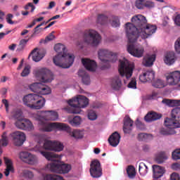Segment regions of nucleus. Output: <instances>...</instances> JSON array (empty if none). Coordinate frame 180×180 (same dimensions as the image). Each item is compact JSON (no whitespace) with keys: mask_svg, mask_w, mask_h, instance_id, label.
Here are the masks:
<instances>
[{"mask_svg":"<svg viewBox=\"0 0 180 180\" xmlns=\"http://www.w3.org/2000/svg\"><path fill=\"white\" fill-rule=\"evenodd\" d=\"M44 115H36L35 120L38 123L41 131L50 132L53 130H62L70 131V128L68 125L61 122H47V120L56 121L58 119V112L54 110L42 111Z\"/></svg>","mask_w":180,"mask_h":180,"instance_id":"obj_1","label":"nucleus"},{"mask_svg":"<svg viewBox=\"0 0 180 180\" xmlns=\"http://www.w3.org/2000/svg\"><path fill=\"white\" fill-rule=\"evenodd\" d=\"M131 22L125 24V32L129 42L134 43L139 39V33L146 26L147 19L143 15H137L131 18Z\"/></svg>","mask_w":180,"mask_h":180,"instance_id":"obj_2","label":"nucleus"},{"mask_svg":"<svg viewBox=\"0 0 180 180\" xmlns=\"http://www.w3.org/2000/svg\"><path fill=\"white\" fill-rule=\"evenodd\" d=\"M54 50L58 54L53 58V62L60 68H70L74 64L75 57L72 54L67 53V48L63 44H57Z\"/></svg>","mask_w":180,"mask_h":180,"instance_id":"obj_3","label":"nucleus"},{"mask_svg":"<svg viewBox=\"0 0 180 180\" xmlns=\"http://www.w3.org/2000/svg\"><path fill=\"white\" fill-rule=\"evenodd\" d=\"M40 153L48 161H53L51 164V171L52 172H56V174H68L71 171V165L62 164L58 160L61 159V156L51 152L41 151Z\"/></svg>","mask_w":180,"mask_h":180,"instance_id":"obj_4","label":"nucleus"},{"mask_svg":"<svg viewBox=\"0 0 180 180\" xmlns=\"http://www.w3.org/2000/svg\"><path fill=\"white\" fill-rule=\"evenodd\" d=\"M68 106L65 107L63 109L68 113H73L78 115L81 113V108H86L89 105V99L84 96H78L68 101Z\"/></svg>","mask_w":180,"mask_h":180,"instance_id":"obj_5","label":"nucleus"},{"mask_svg":"<svg viewBox=\"0 0 180 180\" xmlns=\"http://www.w3.org/2000/svg\"><path fill=\"white\" fill-rule=\"evenodd\" d=\"M25 105L31 109H41L46 104V99L39 94H30L22 99Z\"/></svg>","mask_w":180,"mask_h":180,"instance_id":"obj_6","label":"nucleus"},{"mask_svg":"<svg viewBox=\"0 0 180 180\" xmlns=\"http://www.w3.org/2000/svg\"><path fill=\"white\" fill-rule=\"evenodd\" d=\"M134 70V63L129 62L127 59L120 60L119 73L120 77L126 78V79H130L133 75V71Z\"/></svg>","mask_w":180,"mask_h":180,"instance_id":"obj_7","label":"nucleus"},{"mask_svg":"<svg viewBox=\"0 0 180 180\" xmlns=\"http://www.w3.org/2000/svg\"><path fill=\"white\" fill-rule=\"evenodd\" d=\"M83 39L84 43H86V44H90L92 47H97V46H99L102 37L98 32L94 30H89L84 32Z\"/></svg>","mask_w":180,"mask_h":180,"instance_id":"obj_8","label":"nucleus"},{"mask_svg":"<svg viewBox=\"0 0 180 180\" xmlns=\"http://www.w3.org/2000/svg\"><path fill=\"white\" fill-rule=\"evenodd\" d=\"M180 107H176L171 111V118H166L165 126H171V127H180Z\"/></svg>","mask_w":180,"mask_h":180,"instance_id":"obj_9","label":"nucleus"},{"mask_svg":"<svg viewBox=\"0 0 180 180\" xmlns=\"http://www.w3.org/2000/svg\"><path fill=\"white\" fill-rule=\"evenodd\" d=\"M98 58L103 63H116L117 61V55L108 49H101L98 52Z\"/></svg>","mask_w":180,"mask_h":180,"instance_id":"obj_10","label":"nucleus"},{"mask_svg":"<svg viewBox=\"0 0 180 180\" xmlns=\"http://www.w3.org/2000/svg\"><path fill=\"white\" fill-rule=\"evenodd\" d=\"M34 74L41 82L46 84L47 82H51L53 81V74L51 72L46 68H42L39 70H36L34 71Z\"/></svg>","mask_w":180,"mask_h":180,"instance_id":"obj_11","label":"nucleus"},{"mask_svg":"<svg viewBox=\"0 0 180 180\" xmlns=\"http://www.w3.org/2000/svg\"><path fill=\"white\" fill-rule=\"evenodd\" d=\"M43 148L48 151H56L60 153L64 150V145L58 141L45 140L44 142Z\"/></svg>","mask_w":180,"mask_h":180,"instance_id":"obj_12","label":"nucleus"},{"mask_svg":"<svg viewBox=\"0 0 180 180\" xmlns=\"http://www.w3.org/2000/svg\"><path fill=\"white\" fill-rule=\"evenodd\" d=\"M19 157L21 161L29 164V165H37V164H39V158L36 155H33L29 152H20Z\"/></svg>","mask_w":180,"mask_h":180,"instance_id":"obj_13","label":"nucleus"},{"mask_svg":"<svg viewBox=\"0 0 180 180\" xmlns=\"http://www.w3.org/2000/svg\"><path fill=\"white\" fill-rule=\"evenodd\" d=\"M13 144L15 146V147H22L25 141H26V134L22 131H15L12 132L10 134Z\"/></svg>","mask_w":180,"mask_h":180,"instance_id":"obj_14","label":"nucleus"},{"mask_svg":"<svg viewBox=\"0 0 180 180\" xmlns=\"http://www.w3.org/2000/svg\"><path fill=\"white\" fill-rule=\"evenodd\" d=\"M157 32V25H153L146 23L145 26L139 31V37L141 39H148L150 36H153Z\"/></svg>","mask_w":180,"mask_h":180,"instance_id":"obj_15","label":"nucleus"},{"mask_svg":"<svg viewBox=\"0 0 180 180\" xmlns=\"http://www.w3.org/2000/svg\"><path fill=\"white\" fill-rule=\"evenodd\" d=\"M134 42H130L128 39V46H127V51L131 56L133 57H136V58H141L143 56H144V48L143 47H136L134 46Z\"/></svg>","mask_w":180,"mask_h":180,"instance_id":"obj_16","label":"nucleus"},{"mask_svg":"<svg viewBox=\"0 0 180 180\" xmlns=\"http://www.w3.org/2000/svg\"><path fill=\"white\" fill-rule=\"evenodd\" d=\"M89 172L93 178H101L102 176V167H101V162L99 160H94L91 161Z\"/></svg>","mask_w":180,"mask_h":180,"instance_id":"obj_17","label":"nucleus"},{"mask_svg":"<svg viewBox=\"0 0 180 180\" xmlns=\"http://www.w3.org/2000/svg\"><path fill=\"white\" fill-rule=\"evenodd\" d=\"M15 126L20 130H33V124L27 119H19L15 122Z\"/></svg>","mask_w":180,"mask_h":180,"instance_id":"obj_18","label":"nucleus"},{"mask_svg":"<svg viewBox=\"0 0 180 180\" xmlns=\"http://www.w3.org/2000/svg\"><path fill=\"white\" fill-rule=\"evenodd\" d=\"M167 84L170 86H175V85H178L180 82V72L174 71L169 73L166 77Z\"/></svg>","mask_w":180,"mask_h":180,"instance_id":"obj_19","label":"nucleus"},{"mask_svg":"<svg viewBox=\"0 0 180 180\" xmlns=\"http://www.w3.org/2000/svg\"><path fill=\"white\" fill-rule=\"evenodd\" d=\"M82 63L87 71L94 72L96 71V62L89 58H82Z\"/></svg>","mask_w":180,"mask_h":180,"instance_id":"obj_20","label":"nucleus"},{"mask_svg":"<svg viewBox=\"0 0 180 180\" xmlns=\"http://www.w3.org/2000/svg\"><path fill=\"white\" fill-rule=\"evenodd\" d=\"M120 134L117 131L113 132L108 138V143L112 147H117L119 143H120Z\"/></svg>","mask_w":180,"mask_h":180,"instance_id":"obj_21","label":"nucleus"},{"mask_svg":"<svg viewBox=\"0 0 180 180\" xmlns=\"http://www.w3.org/2000/svg\"><path fill=\"white\" fill-rule=\"evenodd\" d=\"M155 77V72L153 70H148L139 76L141 82H148L153 81Z\"/></svg>","mask_w":180,"mask_h":180,"instance_id":"obj_22","label":"nucleus"},{"mask_svg":"<svg viewBox=\"0 0 180 180\" xmlns=\"http://www.w3.org/2000/svg\"><path fill=\"white\" fill-rule=\"evenodd\" d=\"M133 120L130 118L129 115H126L124 118V126L123 130L124 133L129 134L131 131V127H133Z\"/></svg>","mask_w":180,"mask_h":180,"instance_id":"obj_23","label":"nucleus"},{"mask_svg":"<svg viewBox=\"0 0 180 180\" xmlns=\"http://www.w3.org/2000/svg\"><path fill=\"white\" fill-rule=\"evenodd\" d=\"M122 85V79H120V76H115L112 79L111 88L114 91H120Z\"/></svg>","mask_w":180,"mask_h":180,"instance_id":"obj_24","label":"nucleus"},{"mask_svg":"<svg viewBox=\"0 0 180 180\" xmlns=\"http://www.w3.org/2000/svg\"><path fill=\"white\" fill-rule=\"evenodd\" d=\"M153 178L155 179H158V178H161L162 175L165 173L164 168L161 166L154 165H153Z\"/></svg>","mask_w":180,"mask_h":180,"instance_id":"obj_25","label":"nucleus"},{"mask_svg":"<svg viewBox=\"0 0 180 180\" xmlns=\"http://www.w3.org/2000/svg\"><path fill=\"white\" fill-rule=\"evenodd\" d=\"M162 117L161 114H158L155 112H148L144 117L146 122H155V120H158Z\"/></svg>","mask_w":180,"mask_h":180,"instance_id":"obj_26","label":"nucleus"},{"mask_svg":"<svg viewBox=\"0 0 180 180\" xmlns=\"http://www.w3.org/2000/svg\"><path fill=\"white\" fill-rule=\"evenodd\" d=\"M78 75L79 77H81L82 83L84 85H89L91 84V78L89 77V75L82 69H80L78 71Z\"/></svg>","mask_w":180,"mask_h":180,"instance_id":"obj_27","label":"nucleus"},{"mask_svg":"<svg viewBox=\"0 0 180 180\" xmlns=\"http://www.w3.org/2000/svg\"><path fill=\"white\" fill-rule=\"evenodd\" d=\"M37 48H35L28 56V58H30V56H32V60L35 61V63H38V61H40L43 57H44V53H41L40 51L37 52Z\"/></svg>","mask_w":180,"mask_h":180,"instance_id":"obj_28","label":"nucleus"},{"mask_svg":"<svg viewBox=\"0 0 180 180\" xmlns=\"http://www.w3.org/2000/svg\"><path fill=\"white\" fill-rule=\"evenodd\" d=\"M4 160L6 165V169L4 172V175L6 176H9L10 172H13V163L12 162V160L11 159L6 157H4Z\"/></svg>","mask_w":180,"mask_h":180,"instance_id":"obj_29","label":"nucleus"},{"mask_svg":"<svg viewBox=\"0 0 180 180\" xmlns=\"http://www.w3.org/2000/svg\"><path fill=\"white\" fill-rule=\"evenodd\" d=\"M167 128H162L160 131V134L162 136H171L175 134L174 129H178L177 127H173L171 126H165Z\"/></svg>","mask_w":180,"mask_h":180,"instance_id":"obj_30","label":"nucleus"},{"mask_svg":"<svg viewBox=\"0 0 180 180\" xmlns=\"http://www.w3.org/2000/svg\"><path fill=\"white\" fill-rule=\"evenodd\" d=\"M155 61V55L146 56L143 60V64L145 67H151Z\"/></svg>","mask_w":180,"mask_h":180,"instance_id":"obj_31","label":"nucleus"},{"mask_svg":"<svg viewBox=\"0 0 180 180\" xmlns=\"http://www.w3.org/2000/svg\"><path fill=\"white\" fill-rule=\"evenodd\" d=\"M164 61L167 65H172L175 63V53L169 52L165 55Z\"/></svg>","mask_w":180,"mask_h":180,"instance_id":"obj_32","label":"nucleus"},{"mask_svg":"<svg viewBox=\"0 0 180 180\" xmlns=\"http://www.w3.org/2000/svg\"><path fill=\"white\" fill-rule=\"evenodd\" d=\"M165 105L169 108H175V106H180V100H171L165 98L162 101Z\"/></svg>","mask_w":180,"mask_h":180,"instance_id":"obj_33","label":"nucleus"},{"mask_svg":"<svg viewBox=\"0 0 180 180\" xmlns=\"http://www.w3.org/2000/svg\"><path fill=\"white\" fill-rule=\"evenodd\" d=\"M167 159L168 156L167 155L165 152L160 151L156 155L155 160L158 164H162V162H164V160Z\"/></svg>","mask_w":180,"mask_h":180,"instance_id":"obj_34","label":"nucleus"},{"mask_svg":"<svg viewBox=\"0 0 180 180\" xmlns=\"http://www.w3.org/2000/svg\"><path fill=\"white\" fill-rule=\"evenodd\" d=\"M9 144V139H8V133L4 132L1 136L0 147H6Z\"/></svg>","mask_w":180,"mask_h":180,"instance_id":"obj_35","label":"nucleus"},{"mask_svg":"<svg viewBox=\"0 0 180 180\" xmlns=\"http://www.w3.org/2000/svg\"><path fill=\"white\" fill-rule=\"evenodd\" d=\"M139 171L140 175L144 176V175H146L147 172H148V167H147V165H146L144 162H141L139 164Z\"/></svg>","mask_w":180,"mask_h":180,"instance_id":"obj_36","label":"nucleus"},{"mask_svg":"<svg viewBox=\"0 0 180 180\" xmlns=\"http://www.w3.org/2000/svg\"><path fill=\"white\" fill-rule=\"evenodd\" d=\"M41 88V83H34L30 85V89L35 94H40V89Z\"/></svg>","mask_w":180,"mask_h":180,"instance_id":"obj_37","label":"nucleus"},{"mask_svg":"<svg viewBox=\"0 0 180 180\" xmlns=\"http://www.w3.org/2000/svg\"><path fill=\"white\" fill-rule=\"evenodd\" d=\"M70 136L74 139H82L84 137V131L79 129H75L70 133Z\"/></svg>","mask_w":180,"mask_h":180,"instance_id":"obj_38","label":"nucleus"},{"mask_svg":"<svg viewBox=\"0 0 180 180\" xmlns=\"http://www.w3.org/2000/svg\"><path fill=\"white\" fill-rule=\"evenodd\" d=\"M82 122V119L79 116H75L72 120L69 121L70 124L73 127L79 126L81 122Z\"/></svg>","mask_w":180,"mask_h":180,"instance_id":"obj_39","label":"nucleus"},{"mask_svg":"<svg viewBox=\"0 0 180 180\" xmlns=\"http://www.w3.org/2000/svg\"><path fill=\"white\" fill-rule=\"evenodd\" d=\"M40 95H49L51 94V89L48 86H44L41 83V89L39 90Z\"/></svg>","mask_w":180,"mask_h":180,"instance_id":"obj_40","label":"nucleus"},{"mask_svg":"<svg viewBox=\"0 0 180 180\" xmlns=\"http://www.w3.org/2000/svg\"><path fill=\"white\" fill-rule=\"evenodd\" d=\"M97 22L100 25H105L108 23V15L105 14H100L97 18Z\"/></svg>","mask_w":180,"mask_h":180,"instance_id":"obj_41","label":"nucleus"},{"mask_svg":"<svg viewBox=\"0 0 180 180\" xmlns=\"http://www.w3.org/2000/svg\"><path fill=\"white\" fill-rule=\"evenodd\" d=\"M127 173L129 178H134L136 176V169L134 166L130 165L127 169Z\"/></svg>","mask_w":180,"mask_h":180,"instance_id":"obj_42","label":"nucleus"},{"mask_svg":"<svg viewBox=\"0 0 180 180\" xmlns=\"http://www.w3.org/2000/svg\"><path fill=\"white\" fill-rule=\"evenodd\" d=\"M27 41H29V39H21L18 46L17 51H23L25 47H26V44H27Z\"/></svg>","mask_w":180,"mask_h":180,"instance_id":"obj_43","label":"nucleus"},{"mask_svg":"<svg viewBox=\"0 0 180 180\" xmlns=\"http://www.w3.org/2000/svg\"><path fill=\"white\" fill-rule=\"evenodd\" d=\"M53 33H54V32H52L49 36H47L45 39H42L40 40L39 43L46 44V43H48V41H51V40H54L55 39V36L54 34H53Z\"/></svg>","mask_w":180,"mask_h":180,"instance_id":"obj_44","label":"nucleus"},{"mask_svg":"<svg viewBox=\"0 0 180 180\" xmlns=\"http://www.w3.org/2000/svg\"><path fill=\"white\" fill-rule=\"evenodd\" d=\"M127 86L132 89H137V80H136V78L132 77Z\"/></svg>","mask_w":180,"mask_h":180,"instance_id":"obj_45","label":"nucleus"},{"mask_svg":"<svg viewBox=\"0 0 180 180\" xmlns=\"http://www.w3.org/2000/svg\"><path fill=\"white\" fill-rule=\"evenodd\" d=\"M153 86H154L155 88H164V86H165V84H164V81L158 79L157 81L153 83Z\"/></svg>","mask_w":180,"mask_h":180,"instance_id":"obj_46","label":"nucleus"},{"mask_svg":"<svg viewBox=\"0 0 180 180\" xmlns=\"http://www.w3.org/2000/svg\"><path fill=\"white\" fill-rule=\"evenodd\" d=\"M22 175L23 176H25V178H28V179H33L34 176L33 172L29 170H24L22 172Z\"/></svg>","mask_w":180,"mask_h":180,"instance_id":"obj_47","label":"nucleus"},{"mask_svg":"<svg viewBox=\"0 0 180 180\" xmlns=\"http://www.w3.org/2000/svg\"><path fill=\"white\" fill-rule=\"evenodd\" d=\"M88 117L89 120H96V119H98V115H96L95 111L91 110L89 111Z\"/></svg>","mask_w":180,"mask_h":180,"instance_id":"obj_48","label":"nucleus"},{"mask_svg":"<svg viewBox=\"0 0 180 180\" xmlns=\"http://www.w3.org/2000/svg\"><path fill=\"white\" fill-rule=\"evenodd\" d=\"M29 74H30V65H27L21 72V77H27Z\"/></svg>","mask_w":180,"mask_h":180,"instance_id":"obj_49","label":"nucleus"},{"mask_svg":"<svg viewBox=\"0 0 180 180\" xmlns=\"http://www.w3.org/2000/svg\"><path fill=\"white\" fill-rule=\"evenodd\" d=\"M174 50L177 54H180V37L174 42Z\"/></svg>","mask_w":180,"mask_h":180,"instance_id":"obj_50","label":"nucleus"},{"mask_svg":"<svg viewBox=\"0 0 180 180\" xmlns=\"http://www.w3.org/2000/svg\"><path fill=\"white\" fill-rule=\"evenodd\" d=\"M172 157L173 160H180V149H176L172 152Z\"/></svg>","mask_w":180,"mask_h":180,"instance_id":"obj_51","label":"nucleus"},{"mask_svg":"<svg viewBox=\"0 0 180 180\" xmlns=\"http://www.w3.org/2000/svg\"><path fill=\"white\" fill-rule=\"evenodd\" d=\"M143 2H144V0L136 1L135 6L137 8V9H143V8H144V6L143 5Z\"/></svg>","mask_w":180,"mask_h":180,"instance_id":"obj_52","label":"nucleus"},{"mask_svg":"<svg viewBox=\"0 0 180 180\" xmlns=\"http://www.w3.org/2000/svg\"><path fill=\"white\" fill-rule=\"evenodd\" d=\"M144 6L148 9H151L155 6V4L151 1H146L144 4Z\"/></svg>","mask_w":180,"mask_h":180,"instance_id":"obj_53","label":"nucleus"},{"mask_svg":"<svg viewBox=\"0 0 180 180\" xmlns=\"http://www.w3.org/2000/svg\"><path fill=\"white\" fill-rule=\"evenodd\" d=\"M12 18H13V15H12L11 13H9L7 15L6 17V22L7 23H8V25H13V21L12 20Z\"/></svg>","mask_w":180,"mask_h":180,"instance_id":"obj_54","label":"nucleus"},{"mask_svg":"<svg viewBox=\"0 0 180 180\" xmlns=\"http://www.w3.org/2000/svg\"><path fill=\"white\" fill-rule=\"evenodd\" d=\"M170 180H180V176L178 173H172L170 176Z\"/></svg>","mask_w":180,"mask_h":180,"instance_id":"obj_55","label":"nucleus"},{"mask_svg":"<svg viewBox=\"0 0 180 180\" xmlns=\"http://www.w3.org/2000/svg\"><path fill=\"white\" fill-rule=\"evenodd\" d=\"M146 137H147V134L141 133L138 135V140L139 141H143V140H145Z\"/></svg>","mask_w":180,"mask_h":180,"instance_id":"obj_56","label":"nucleus"},{"mask_svg":"<svg viewBox=\"0 0 180 180\" xmlns=\"http://www.w3.org/2000/svg\"><path fill=\"white\" fill-rule=\"evenodd\" d=\"M29 8H31V12H34L36 7L33 5V3H28L27 6H25V9L27 10Z\"/></svg>","mask_w":180,"mask_h":180,"instance_id":"obj_57","label":"nucleus"},{"mask_svg":"<svg viewBox=\"0 0 180 180\" xmlns=\"http://www.w3.org/2000/svg\"><path fill=\"white\" fill-rule=\"evenodd\" d=\"M111 25L112 27H119L120 22H119V20L115 19L112 21Z\"/></svg>","mask_w":180,"mask_h":180,"instance_id":"obj_58","label":"nucleus"},{"mask_svg":"<svg viewBox=\"0 0 180 180\" xmlns=\"http://www.w3.org/2000/svg\"><path fill=\"white\" fill-rule=\"evenodd\" d=\"M135 124L137 127H139V129H140V126L142 127H141V129H144V125L143 124V123H141V122L140 120H136Z\"/></svg>","mask_w":180,"mask_h":180,"instance_id":"obj_59","label":"nucleus"},{"mask_svg":"<svg viewBox=\"0 0 180 180\" xmlns=\"http://www.w3.org/2000/svg\"><path fill=\"white\" fill-rule=\"evenodd\" d=\"M44 25V22H41V24L38 25L34 29V34H36L39 33V27L43 26Z\"/></svg>","mask_w":180,"mask_h":180,"instance_id":"obj_60","label":"nucleus"},{"mask_svg":"<svg viewBox=\"0 0 180 180\" xmlns=\"http://www.w3.org/2000/svg\"><path fill=\"white\" fill-rule=\"evenodd\" d=\"M0 94L3 96L5 95L6 94H8V89H6V88L5 87L1 88L0 90Z\"/></svg>","mask_w":180,"mask_h":180,"instance_id":"obj_61","label":"nucleus"},{"mask_svg":"<svg viewBox=\"0 0 180 180\" xmlns=\"http://www.w3.org/2000/svg\"><path fill=\"white\" fill-rule=\"evenodd\" d=\"M16 44H13L8 46V49L11 50V51H15V49H16Z\"/></svg>","mask_w":180,"mask_h":180,"instance_id":"obj_62","label":"nucleus"},{"mask_svg":"<svg viewBox=\"0 0 180 180\" xmlns=\"http://www.w3.org/2000/svg\"><path fill=\"white\" fill-rule=\"evenodd\" d=\"M56 6V2L54 1H51L49 3V6L48 7L49 9H53V8H54Z\"/></svg>","mask_w":180,"mask_h":180,"instance_id":"obj_63","label":"nucleus"},{"mask_svg":"<svg viewBox=\"0 0 180 180\" xmlns=\"http://www.w3.org/2000/svg\"><path fill=\"white\" fill-rule=\"evenodd\" d=\"M143 151L147 153V151H148L150 150V146L148 145H143Z\"/></svg>","mask_w":180,"mask_h":180,"instance_id":"obj_64","label":"nucleus"}]
</instances>
